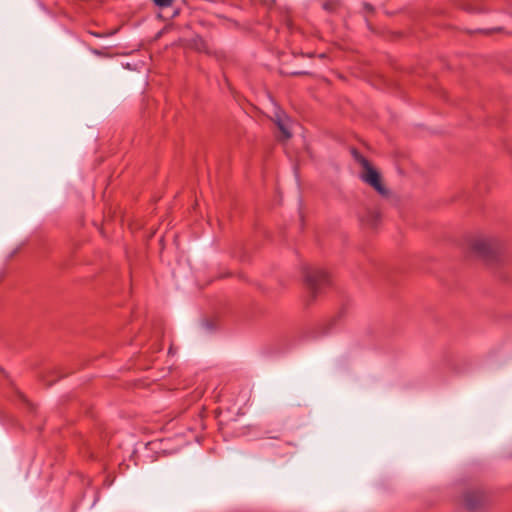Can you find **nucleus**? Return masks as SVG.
<instances>
[{"mask_svg":"<svg viewBox=\"0 0 512 512\" xmlns=\"http://www.w3.org/2000/svg\"><path fill=\"white\" fill-rule=\"evenodd\" d=\"M340 3L337 0H329L323 3V8L326 11L334 12L338 9Z\"/></svg>","mask_w":512,"mask_h":512,"instance_id":"0eeeda50","label":"nucleus"},{"mask_svg":"<svg viewBox=\"0 0 512 512\" xmlns=\"http://www.w3.org/2000/svg\"><path fill=\"white\" fill-rule=\"evenodd\" d=\"M93 53L96 54V55H102V53L99 50H97V49H94Z\"/></svg>","mask_w":512,"mask_h":512,"instance_id":"9d476101","label":"nucleus"},{"mask_svg":"<svg viewBox=\"0 0 512 512\" xmlns=\"http://www.w3.org/2000/svg\"><path fill=\"white\" fill-rule=\"evenodd\" d=\"M469 249L476 257L492 262L496 260L500 254V245L491 238H475L469 243Z\"/></svg>","mask_w":512,"mask_h":512,"instance_id":"f257e3e1","label":"nucleus"},{"mask_svg":"<svg viewBox=\"0 0 512 512\" xmlns=\"http://www.w3.org/2000/svg\"><path fill=\"white\" fill-rule=\"evenodd\" d=\"M351 154L353 156V158L362 166V168H364L365 166H368V164H370V162L368 161V159H366L359 151H357L356 149H352L351 150Z\"/></svg>","mask_w":512,"mask_h":512,"instance_id":"423d86ee","label":"nucleus"},{"mask_svg":"<svg viewBox=\"0 0 512 512\" xmlns=\"http://www.w3.org/2000/svg\"><path fill=\"white\" fill-rule=\"evenodd\" d=\"M365 8L368 9V10H372L373 9V7L370 4H365Z\"/></svg>","mask_w":512,"mask_h":512,"instance_id":"9b49d317","label":"nucleus"},{"mask_svg":"<svg viewBox=\"0 0 512 512\" xmlns=\"http://www.w3.org/2000/svg\"><path fill=\"white\" fill-rule=\"evenodd\" d=\"M188 46L198 52L210 54V49L207 42L199 35H196L189 40Z\"/></svg>","mask_w":512,"mask_h":512,"instance_id":"39448f33","label":"nucleus"},{"mask_svg":"<svg viewBox=\"0 0 512 512\" xmlns=\"http://www.w3.org/2000/svg\"><path fill=\"white\" fill-rule=\"evenodd\" d=\"M175 0H153L154 4L160 8H168L173 5Z\"/></svg>","mask_w":512,"mask_h":512,"instance_id":"1a4fd4ad","label":"nucleus"},{"mask_svg":"<svg viewBox=\"0 0 512 512\" xmlns=\"http://www.w3.org/2000/svg\"><path fill=\"white\" fill-rule=\"evenodd\" d=\"M277 126L282 133L283 139H289L291 137V133L281 119L277 120Z\"/></svg>","mask_w":512,"mask_h":512,"instance_id":"6e6552de","label":"nucleus"},{"mask_svg":"<svg viewBox=\"0 0 512 512\" xmlns=\"http://www.w3.org/2000/svg\"><path fill=\"white\" fill-rule=\"evenodd\" d=\"M360 179L371 186L381 196H387L389 191L382 182L380 173L370 164L362 168Z\"/></svg>","mask_w":512,"mask_h":512,"instance_id":"7ed1b4c3","label":"nucleus"},{"mask_svg":"<svg viewBox=\"0 0 512 512\" xmlns=\"http://www.w3.org/2000/svg\"><path fill=\"white\" fill-rule=\"evenodd\" d=\"M304 279L312 299H315L330 285V278L327 272L318 268H306L304 270Z\"/></svg>","mask_w":512,"mask_h":512,"instance_id":"f03ea898","label":"nucleus"},{"mask_svg":"<svg viewBox=\"0 0 512 512\" xmlns=\"http://www.w3.org/2000/svg\"><path fill=\"white\" fill-rule=\"evenodd\" d=\"M486 504V497L482 492L469 491L464 495V506L469 512L481 511Z\"/></svg>","mask_w":512,"mask_h":512,"instance_id":"20e7f679","label":"nucleus"}]
</instances>
